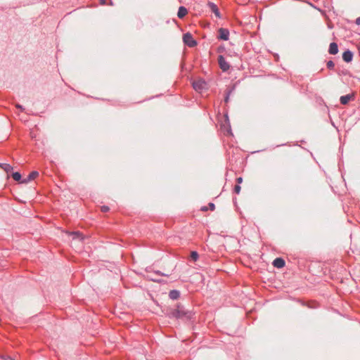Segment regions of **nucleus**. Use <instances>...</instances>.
<instances>
[{
  "label": "nucleus",
  "instance_id": "4be33fe9",
  "mask_svg": "<svg viewBox=\"0 0 360 360\" xmlns=\"http://www.w3.org/2000/svg\"><path fill=\"white\" fill-rule=\"evenodd\" d=\"M15 107L17 108L20 109L21 111H24L25 110V108L22 107V105H21L20 104H16Z\"/></svg>",
  "mask_w": 360,
  "mask_h": 360
},
{
  "label": "nucleus",
  "instance_id": "7ed1b4c3",
  "mask_svg": "<svg viewBox=\"0 0 360 360\" xmlns=\"http://www.w3.org/2000/svg\"><path fill=\"white\" fill-rule=\"evenodd\" d=\"M195 91H200L207 88V84L203 79H199L194 81L192 84Z\"/></svg>",
  "mask_w": 360,
  "mask_h": 360
},
{
  "label": "nucleus",
  "instance_id": "a878e982",
  "mask_svg": "<svg viewBox=\"0 0 360 360\" xmlns=\"http://www.w3.org/2000/svg\"><path fill=\"white\" fill-rule=\"evenodd\" d=\"M202 211H207V207H202Z\"/></svg>",
  "mask_w": 360,
  "mask_h": 360
},
{
  "label": "nucleus",
  "instance_id": "f03ea898",
  "mask_svg": "<svg viewBox=\"0 0 360 360\" xmlns=\"http://www.w3.org/2000/svg\"><path fill=\"white\" fill-rule=\"evenodd\" d=\"M183 41L186 45L191 48H193L197 45L196 40L194 39L193 35L189 32L185 33L183 35Z\"/></svg>",
  "mask_w": 360,
  "mask_h": 360
},
{
  "label": "nucleus",
  "instance_id": "b1692460",
  "mask_svg": "<svg viewBox=\"0 0 360 360\" xmlns=\"http://www.w3.org/2000/svg\"><path fill=\"white\" fill-rule=\"evenodd\" d=\"M242 181H243V178H242V177H240H240H238V178L236 179V182L238 183V185H239L240 184H241V183H242Z\"/></svg>",
  "mask_w": 360,
  "mask_h": 360
},
{
  "label": "nucleus",
  "instance_id": "412c9836",
  "mask_svg": "<svg viewBox=\"0 0 360 360\" xmlns=\"http://www.w3.org/2000/svg\"><path fill=\"white\" fill-rule=\"evenodd\" d=\"M101 210L103 212H107L109 210V207L108 206L103 205L101 207Z\"/></svg>",
  "mask_w": 360,
  "mask_h": 360
},
{
  "label": "nucleus",
  "instance_id": "6e6552de",
  "mask_svg": "<svg viewBox=\"0 0 360 360\" xmlns=\"http://www.w3.org/2000/svg\"><path fill=\"white\" fill-rule=\"evenodd\" d=\"M342 59L346 63H350L353 59V53L347 50L342 53Z\"/></svg>",
  "mask_w": 360,
  "mask_h": 360
},
{
  "label": "nucleus",
  "instance_id": "6ab92c4d",
  "mask_svg": "<svg viewBox=\"0 0 360 360\" xmlns=\"http://www.w3.org/2000/svg\"><path fill=\"white\" fill-rule=\"evenodd\" d=\"M240 185L237 184L234 186V192L236 193V194H239L240 191Z\"/></svg>",
  "mask_w": 360,
  "mask_h": 360
},
{
  "label": "nucleus",
  "instance_id": "a211bd4d",
  "mask_svg": "<svg viewBox=\"0 0 360 360\" xmlns=\"http://www.w3.org/2000/svg\"><path fill=\"white\" fill-rule=\"evenodd\" d=\"M327 68L333 70L335 67V63L333 60H328L326 63Z\"/></svg>",
  "mask_w": 360,
  "mask_h": 360
},
{
  "label": "nucleus",
  "instance_id": "aec40b11",
  "mask_svg": "<svg viewBox=\"0 0 360 360\" xmlns=\"http://www.w3.org/2000/svg\"><path fill=\"white\" fill-rule=\"evenodd\" d=\"M156 274H158V275H160V276H166V277H169L170 274H164V273H162L160 271H156L155 272Z\"/></svg>",
  "mask_w": 360,
  "mask_h": 360
},
{
  "label": "nucleus",
  "instance_id": "bb28decb",
  "mask_svg": "<svg viewBox=\"0 0 360 360\" xmlns=\"http://www.w3.org/2000/svg\"><path fill=\"white\" fill-rule=\"evenodd\" d=\"M226 120H228V121H229V118H228V116H227V115H226Z\"/></svg>",
  "mask_w": 360,
  "mask_h": 360
},
{
  "label": "nucleus",
  "instance_id": "1a4fd4ad",
  "mask_svg": "<svg viewBox=\"0 0 360 360\" xmlns=\"http://www.w3.org/2000/svg\"><path fill=\"white\" fill-rule=\"evenodd\" d=\"M354 96L353 94H347L342 96L340 98V101L342 105H347L351 99H354Z\"/></svg>",
  "mask_w": 360,
  "mask_h": 360
},
{
  "label": "nucleus",
  "instance_id": "393cba45",
  "mask_svg": "<svg viewBox=\"0 0 360 360\" xmlns=\"http://www.w3.org/2000/svg\"><path fill=\"white\" fill-rule=\"evenodd\" d=\"M355 23H356V25H360V17H359V18H357L356 19Z\"/></svg>",
  "mask_w": 360,
  "mask_h": 360
},
{
  "label": "nucleus",
  "instance_id": "9b49d317",
  "mask_svg": "<svg viewBox=\"0 0 360 360\" xmlns=\"http://www.w3.org/2000/svg\"><path fill=\"white\" fill-rule=\"evenodd\" d=\"M328 53L332 55H335L338 53V46L335 42H332L330 44Z\"/></svg>",
  "mask_w": 360,
  "mask_h": 360
},
{
  "label": "nucleus",
  "instance_id": "ddd939ff",
  "mask_svg": "<svg viewBox=\"0 0 360 360\" xmlns=\"http://www.w3.org/2000/svg\"><path fill=\"white\" fill-rule=\"evenodd\" d=\"M180 297V292L177 290H170L169 292V297L171 300H176Z\"/></svg>",
  "mask_w": 360,
  "mask_h": 360
},
{
  "label": "nucleus",
  "instance_id": "f8f14e48",
  "mask_svg": "<svg viewBox=\"0 0 360 360\" xmlns=\"http://www.w3.org/2000/svg\"><path fill=\"white\" fill-rule=\"evenodd\" d=\"M188 13V10L184 6H180L178 10L177 16L179 18H184L186 14Z\"/></svg>",
  "mask_w": 360,
  "mask_h": 360
},
{
  "label": "nucleus",
  "instance_id": "2eb2a0df",
  "mask_svg": "<svg viewBox=\"0 0 360 360\" xmlns=\"http://www.w3.org/2000/svg\"><path fill=\"white\" fill-rule=\"evenodd\" d=\"M0 168L3 169L7 174H8L13 170V167L7 163L0 162Z\"/></svg>",
  "mask_w": 360,
  "mask_h": 360
},
{
  "label": "nucleus",
  "instance_id": "9d476101",
  "mask_svg": "<svg viewBox=\"0 0 360 360\" xmlns=\"http://www.w3.org/2000/svg\"><path fill=\"white\" fill-rule=\"evenodd\" d=\"M285 264V262L283 259L281 257L276 258L273 262V265L278 269L283 268Z\"/></svg>",
  "mask_w": 360,
  "mask_h": 360
},
{
  "label": "nucleus",
  "instance_id": "f3484780",
  "mask_svg": "<svg viewBox=\"0 0 360 360\" xmlns=\"http://www.w3.org/2000/svg\"><path fill=\"white\" fill-rule=\"evenodd\" d=\"M191 257L193 261H197L199 257L198 253L196 251L191 252Z\"/></svg>",
  "mask_w": 360,
  "mask_h": 360
},
{
  "label": "nucleus",
  "instance_id": "dca6fc26",
  "mask_svg": "<svg viewBox=\"0 0 360 360\" xmlns=\"http://www.w3.org/2000/svg\"><path fill=\"white\" fill-rule=\"evenodd\" d=\"M11 176L15 181L21 183L22 177H21V174L19 172H13V173H12Z\"/></svg>",
  "mask_w": 360,
  "mask_h": 360
},
{
  "label": "nucleus",
  "instance_id": "4468645a",
  "mask_svg": "<svg viewBox=\"0 0 360 360\" xmlns=\"http://www.w3.org/2000/svg\"><path fill=\"white\" fill-rule=\"evenodd\" d=\"M235 89V87L234 86H231L229 89H227L225 91V98H224V102L225 103H228L229 101V97L231 96V94H232V92L234 91Z\"/></svg>",
  "mask_w": 360,
  "mask_h": 360
},
{
  "label": "nucleus",
  "instance_id": "39448f33",
  "mask_svg": "<svg viewBox=\"0 0 360 360\" xmlns=\"http://www.w3.org/2000/svg\"><path fill=\"white\" fill-rule=\"evenodd\" d=\"M219 36L218 38L219 39H222L224 41H227L229 38V31L225 28H220L219 30Z\"/></svg>",
  "mask_w": 360,
  "mask_h": 360
},
{
  "label": "nucleus",
  "instance_id": "423d86ee",
  "mask_svg": "<svg viewBox=\"0 0 360 360\" xmlns=\"http://www.w3.org/2000/svg\"><path fill=\"white\" fill-rule=\"evenodd\" d=\"M207 6L210 8V11L214 13V15L217 18H221V14L219 11V8L214 3L209 1L207 4Z\"/></svg>",
  "mask_w": 360,
  "mask_h": 360
},
{
  "label": "nucleus",
  "instance_id": "20e7f679",
  "mask_svg": "<svg viewBox=\"0 0 360 360\" xmlns=\"http://www.w3.org/2000/svg\"><path fill=\"white\" fill-rule=\"evenodd\" d=\"M218 64H219V66L220 68V69L223 71V72H226L229 70L230 68V65L229 63L226 60L225 58L222 56V55H219L218 56Z\"/></svg>",
  "mask_w": 360,
  "mask_h": 360
},
{
  "label": "nucleus",
  "instance_id": "f257e3e1",
  "mask_svg": "<svg viewBox=\"0 0 360 360\" xmlns=\"http://www.w3.org/2000/svg\"><path fill=\"white\" fill-rule=\"evenodd\" d=\"M193 314L191 311L186 310L184 308L181 304H177L176 308L171 310L169 314V316L170 318L175 319H182L186 318L187 319H191L192 318Z\"/></svg>",
  "mask_w": 360,
  "mask_h": 360
},
{
  "label": "nucleus",
  "instance_id": "5701e85b",
  "mask_svg": "<svg viewBox=\"0 0 360 360\" xmlns=\"http://www.w3.org/2000/svg\"><path fill=\"white\" fill-rule=\"evenodd\" d=\"M209 207H210V209L211 210H214V208H215V205H214V203H212V202H210V203H209Z\"/></svg>",
  "mask_w": 360,
  "mask_h": 360
},
{
  "label": "nucleus",
  "instance_id": "0eeeda50",
  "mask_svg": "<svg viewBox=\"0 0 360 360\" xmlns=\"http://www.w3.org/2000/svg\"><path fill=\"white\" fill-rule=\"evenodd\" d=\"M38 176L39 172L37 171H33L26 178L21 181V184H27L28 182L35 179Z\"/></svg>",
  "mask_w": 360,
  "mask_h": 360
}]
</instances>
